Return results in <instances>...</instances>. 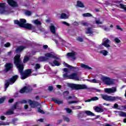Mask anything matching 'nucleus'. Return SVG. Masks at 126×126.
I'll return each instance as SVG.
<instances>
[{"mask_svg":"<svg viewBox=\"0 0 126 126\" xmlns=\"http://www.w3.org/2000/svg\"><path fill=\"white\" fill-rule=\"evenodd\" d=\"M114 41L116 42V43H121V40H120L117 37L114 39Z\"/></svg>","mask_w":126,"mask_h":126,"instance_id":"nucleus-50","label":"nucleus"},{"mask_svg":"<svg viewBox=\"0 0 126 126\" xmlns=\"http://www.w3.org/2000/svg\"><path fill=\"white\" fill-rule=\"evenodd\" d=\"M100 54H102L103 56H107L108 55V51L107 50H101L100 52Z\"/></svg>","mask_w":126,"mask_h":126,"instance_id":"nucleus-35","label":"nucleus"},{"mask_svg":"<svg viewBox=\"0 0 126 126\" xmlns=\"http://www.w3.org/2000/svg\"><path fill=\"white\" fill-rule=\"evenodd\" d=\"M82 25H83V26H88V24L86 22L83 23Z\"/></svg>","mask_w":126,"mask_h":126,"instance_id":"nucleus-63","label":"nucleus"},{"mask_svg":"<svg viewBox=\"0 0 126 126\" xmlns=\"http://www.w3.org/2000/svg\"><path fill=\"white\" fill-rule=\"evenodd\" d=\"M63 120H64V121H65V122H67V123H69L70 120L69 119V118H68L67 117L64 116L63 117Z\"/></svg>","mask_w":126,"mask_h":126,"instance_id":"nucleus-40","label":"nucleus"},{"mask_svg":"<svg viewBox=\"0 0 126 126\" xmlns=\"http://www.w3.org/2000/svg\"><path fill=\"white\" fill-rule=\"evenodd\" d=\"M0 7L1 8H0V13L2 14V13H4V12L5 11V10H4V8L5 7V3H0Z\"/></svg>","mask_w":126,"mask_h":126,"instance_id":"nucleus-16","label":"nucleus"},{"mask_svg":"<svg viewBox=\"0 0 126 126\" xmlns=\"http://www.w3.org/2000/svg\"><path fill=\"white\" fill-rule=\"evenodd\" d=\"M77 117L79 119H80V118H84V111L80 112L78 115Z\"/></svg>","mask_w":126,"mask_h":126,"instance_id":"nucleus-29","label":"nucleus"},{"mask_svg":"<svg viewBox=\"0 0 126 126\" xmlns=\"http://www.w3.org/2000/svg\"><path fill=\"white\" fill-rule=\"evenodd\" d=\"M67 18V16L66 14L64 13H62L61 15V19H66Z\"/></svg>","mask_w":126,"mask_h":126,"instance_id":"nucleus-32","label":"nucleus"},{"mask_svg":"<svg viewBox=\"0 0 126 126\" xmlns=\"http://www.w3.org/2000/svg\"><path fill=\"white\" fill-rule=\"evenodd\" d=\"M0 119L1 121H4V120H5V117H4V116H1Z\"/></svg>","mask_w":126,"mask_h":126,"instance_id":"nucleus-59","label":"nucleus"},{"mask_svg":"<svg viewBox=\"0 0 126 126\" xmlns=\"http://www.w3.org/2000/svg\"><path fill=\"white\" fill-rule=\"evenodd\" d=\"M77 40L79 41V42H83V38L80 36L78 37Z\"/></svg>","mask_w":126,"mask_h":126,"instance_id":"nucleus-48","label":"nucleus"},{"mask_svg":"<svg viewBox=\"0 0 126 126\" xmlns=\"http://www.w3.org/2000/svg\"><path fill=\"white\" fill-rule=\"evenodd\" d=\"M5 82L4 84L5 88L6 89V88H8V86H9V84H10V82H9V80H6L5 81Z\"/></svg>","mask_w":126,"mask_h":126,"instance_id":"nucleus-31","label":"nucleus"},{"mask_svg":"<svg viewBox=\"0 0 126 126\" xmlns=\"http://www.w3.org/2000/svg\"><path fill=\"white\" fill-rule=\"evenodd\" d=\"M48 91L49 92H52L54 90V87L53 86H49L48 88Z\"/></svg>","mask_w":126,"mask_h":126,"instance_id":"nucleus-41","label":"nucleus"},{"mask_svg":"<svg viewBox=\"0 0 126 126\" xmlns=\"http://www.w3.org/2000/svg\"><path fill=\"white\" fill-rule=\"evenodd\" d=\"M84 113L86 114L87 116H92V117L95 116V114L90 111L87 110L84 111Z\"/></svg>","mask_w":126,"mask_h":126,"instance_id":"nucleus-21","label":"nucleus"},{"mask_svg":"<svg viewBox=\"0 0 126 126\" xmlns=\"http://www.w3.org/2000/svg\"><path fill=\"white\" fill-rule=\"evenodd\" d=\"M109 43H110V40L109 39L104 38V39H103V43H102V45L106 48H109L111 47V45L109 44Z\"/></svg>","mask_w":126,"mask_h":126,"instance_id":"nucleus-13","label":"nucleus"},{"mask_svg":"<svg viewBox=\"0 0 126 126\" xmlns=\"http://www.w3.org/2000/svg\"><path fill=\"white\" fill-rule=\"evenodd\" d=\"M14 101V99L13 98H11L8 100V103H13V102Z\"/></svg>","mask_w":126,"mask_h":126,"instance_id":"nucleus-58","label":"nucleus"},{"mask_svg":"<svg viewBox=\"0 0 126 126\" xmlns=\"http://www.w3.org/2000/svg\"><path fill=\"white\" fill-rule=\"evenodd\" d=\"M62 24H64V25H66V26H69V24L67 23L66 22H63Z\"/></svg>","mask_w":126,"mask_h":126,"instance_id":"nucleus-57","label":"nucleus"},{"mask_svg":"<svg viewBox=\"0 0 126 126\" xmlns=\"http://www.w3.org/2000/svg\"><path fill=\"white\" fill-rule=\"evenodd\" d=\"M7 3L12 7H17L18 6V4L17 2L14 1V0H7Z\"/></svg>","mask_w":126,"mask_h":126,"instance_id":"nucleus-10","label":"nucleus"},{"mask_svg":"<svg viewBox=\"0 0 126 126\" xmlns=\"http://www.w3.org/2000/svg\"><path fill=\"white\" fill-rule=\"evenodd\" d=\"M52 101H53L55 104H58V105H61V104H63V101L57 100L56 98H52Z\"/></svg>","mask_w":126,"mask_h":126,"instance_id":"nucleus-19","label":"nucleus"},{"mask_svg":"<svg viewBox=\"0 0 126 126\" xmlns=\"http://www.w3.org/2000/svg\"><path fill=\"white\" fill-rule=\"evenodd\" d=\"M25 15H27L28 16H30L32 13L30 11L27 10L25 13Z\"/></svg>","mask_w":126,"mask_h":126,"instance_id":"nucleus-39","label":"nucleus"},{"mask_svg":"<svg viewBox=\"0 0 126 126\" xmlns=\"http://www.w3.org/2000/svg\"><path fill=\"white\" fill-rule=\"evenodd\" d=\"M13 67V65L12 64V63H6L5 64V72H8L9 70L11 69Z\"/></svg>","mask_w":126,"mask_h":126,"instance_id":"nucleus-11","label":"nucleus"},{"mask_svg":"<svg viewBox=\"0 0 126 126\" xmlns=\"http://www.w3.org/2000/svg\"><path fill=\"white\" fill-rule=\"evenodd\" d=\"M14 110L11 109H8V111L5 113V115L6 116H10L11 115H13L14 114Z\"/></svg>","mask_w":126,"mask_h":126,"instance_id":"nucleus-22","label":"nucleus"},{"mask_svg":"<svg viewBox=\"0 0 126 126\" xmlns=\"http://www.w3.org/2000/svg\"><path fill=\"white\" fill-rule=\"evenodd\" d=\"M10 45H11L10 43H9V42H6V43L4 45V47H5V48H8V47H9Z\"/></svg>","mask_w":126,"mask_h":126,"instance_id":"nucleus-46","label":"nucleus"},{"mask_svg":"<svg viewBox=\"0 0 126 126\" xmlns=\"http://www.w3.org/2000/svg\"><path fill=\"white\" fill-rule=\"evenodd\" d=\"M69 104H74L75 103H78V101H69Z\"/></svg>","mask_w":126,"mask_h":126,"instance_id":"nucleus-56","label":"nucleus"},{"mask_svg":"<svg viewBox=\"0 0 126 126\" xmlns=\"http://www.w3.org/2000/svg\"><path fill=\"white\" fill-rule=\"evenodd\" d=\"M116 91H117V88H116V87L104 89V92H105V93H107V94H111V93H115Z\"/></svg>","mask_w":126,"mask_h":126,"instance_id":"nucleus-8","label":"nucleus"},{"mask_svg":"<svg viewBox=\"0 0 126 126\" xmlns=\"http://www.w3.org/2000/svg\"><path fill=\"white\" fill-rule=\"evenodd\" d=\"M69 79H75L76 80H79L78 78V74L77 73H73L68 75Z\"/></svg>","mask_w":126,"mask_h":126,"instance_id":"nucleus-12","label":"nucleus"},{"mask_svg":"<svg viewBox=\"0 0 126 126\" xmlns=\"http://www.w3.org/2000/svg\"><path fill=\"white\" fill-rule=\"evenodd\" d=\"M32 23H33V24H35V25H37V26L41 25L42 24V23L38 20H33Z\"/></svg>","mask_w":126,"mask_h":126,"instance_id":"nucleus-24","label":"nucleus"},{"mask_svg":"<svg viewBox=\"0 0 126 126\" xmlns=\"http://www.w3.org/2000/svg\"><path fill=\"white\" fill-rule=\"evenodd\" d=\"M45 57H40L38 58V62H46L49 60V58H51V59H55L56 60H59V57L52 54L50 53H46L45 54Z\"/></svg>","mask_w":126,"mask_h":126,"instance_id":"nucleus-5","label":"nucleus"},{"mask_svg":"<svg viewBox=\"0 0 126 126\" xmlns=\"http://www.w3.org/2000/svg\"><path fill=\"white\" fill-rule=\"evenodd\" d=\"M50 64L52 66H60L61 63L57 60H54L53 63H51Z\"/></svg>","mask_w":126,"mask_h":126,"instance_id":"nucleus-17","label":"nucleus"},{"mask_svg":"<svg viewBox=\"0 0 126 126\" xmlns=\"http://www.w3.org/2000/svg\"><path fill=\"white\" fill-rule=\"evenodd\" d=\"M81 67L85 68V69H92L91 67H90L87 65H85V64H81Z\"/></svg>","mask_w":126,"mask_h":126,"instance_id":"nucleus-26","label":"nucleus"},{"mask_svg":"<svg viewBox=\"0 0 126 126\" xmlns=\"http://www.w3.org/2000/svg\"><path fill=\"white\" fill-rule=\"evenodd\" d=\"M116 29H117V30H120L121 31H124V30L121 28L120 25L116 26Z\"/></svg>","mask_w":126,"mask_h":126,"instance_id":"nucleus-49","label":"nucleus"},{"mask_svg":"<svg viewBox=\"0 0 126 126\" xmlns=\"http://www.w3.org/2000/svg\"><path fill=\"white\" fill-rule=\"evenodd\" d=\"M14 64L18 68L21 76V79L23 80L26 79L27 77H29L31 73H32V69H27L25 70V71H23L24 70V64L22 63L20 55L17 54L14 57Z\"/></svg>","mask_w":126,"mask_h":126,"instance_id":"nucleus-1","label":"nucleus"},{"mask_svg":"<svg viewBox=\"0 0 126 126\" xmlns=\"http://www.w3.org/2000/svg\"><path fill=\"white\" fill-rule=\"evenodd\" d=\"M68 86L72 90H81L87 89V86L86 85L76 84H68Z\"/></svg>","mask_w":126,"mask_h":126,"instance_id":"nucleus-4","label":"nucleus"},{"mask_svg":"<svg viewBox=\"0 0 126 126\" xmlns=\"http://www.w3.org/2000/svg\"><path fill=\"white\" fill-rule=\"evenodd\" d=\"M63 78H68L67 72H66L65 73L63 74Z\"/></svg>","mask_w":126,"mask_h":126,"instance_id":"nucleus-52","label":"nucleus"},{"mask_svg":"<svg viewBox=\"0 0 126 126\" xmlns=\"http://www.w3.org/2000/svg\"><path fill=\"white\" fill-rule=\"evenodd\" d=\"M5 99H6V98L5 97V96L0 98V105L2 104L3 103H4V101H5Z\"/></svg>","mask_w":126,"mask_h":126,"instance_id":"nucleus-34","label":"nucleus"},{"mask_svg":"<svg viewBox=\"0 0 126 126\" xmlns=\"http://www.w3.org/2000/svg\"><path fill=\"white\" fill-rule=\"evenodd\" d=\"M65 63V65H66V66L67 67H68V68H70V69H76V67H74V66H72L68 64H67V63Z\"/></svg>","mask_w":126,"mask_h":126,"instance_id":"nucleus-28","label":"nucleus"},{"mask_svg":"<svg viewBox=\"0 0 126 126\" xmlns=\"http://www.w3.org/2000/svg\"><path fill=\"white\" fill-rule=\"evenodd\" d=\"M77 6L78 7H81V8H83V7H85L84 4L82 3L81 1H77Z\"/></svg>","mask_w":126,"mask_h":126,"instance_id":"nucleus-20","label":"nucleus"},{"mask_svg":"<svg viewBox=\"0 0 126 126\" xmlns=\"http://www.w3.org/2000/svg\"><path fill=\"white\" fill-rule=\"evenodd\" d=\"M9 124L8 123H4L2 122L0 123V126H9Z\"/></svg>","mask_w":126,"mask_h":126,"instance_id":"nucleus-44","label":"nucleus"},{"mask_svg":"<svg viewBox=\"0 0 126 126\" xmlns=\"http://www.w3.org/2000/svg\"><path fill=\"white\" fill-rule=\"evenodd\" d=\"M65 110H66V113H68V114H71V113H72V110L68 108H65Z\"/></svg>","mask_w":126,"mask_h":126,"instance_id":"nucleus-42","label":"nucleus"},{"mask_svg":"<svg viewBox=\"0 0 126 126\" xmlns=\"http://www.w3.org/2000/svg\"><path fill=\"white\" fill-rule=\"evenodd\" d=\"M18 105V102H15L13 106H12L11 109L13 111H14V110L17 109V105Z\"/></svg>","mask_w":126,"mask_h":126,"instance_id":"nucleus-27","label":"nucleus"},{"mask_svg":"<svg viewBox=\"0 0 126 126\" xmlns=\"http://www.w3.org/2000/svg\"><path fill=\"white\" fill-rule=\"evenodd\" d=\"M63 70L64 72H68V69L66 68H64L63 69Z\"/></svg>","mask_w":126,"mask_h":126,"instance_id":"nucleus-60","label":"nucleus"},{"mask_svg":"<svg viewBox=\"0 0 126 126\" xmlns=\"http://www.w3.org/2000/svg\"><path fill=\"white\" fill-rule=\"evenodd\" d=\"M66 56L67 57H69L70 58H74V56H75V53H67Z\"/></svg>","mask_w":126,"mask_h":126,"instance_id":"nucleus-30","label":"nucleus"},{"mask_svg":"<svg viewBox=\"0 0 126 126\" xmlns=\"http://www.w3.org/2000/svg\"><path fill=\"white\" fill-rule=\"evenodd\" d=\"M35 69H39L41 67V65H40L39 63H36L35 64Z\"/></svg>","mask_w":126,"mask_h":126,"instance_id":"nucleus-47","label":"nucleus"},{"mask_svg":"<svg viewBox=\"0 0 126 126\" xmlns=\"http://www.w3.org/2000/svg\"><path fill=\"white\" fill-rule=\"evenodd\" d=\"M119 108V104L115 103L114 104L113 109H118Z\"/></svg>","mask_w":126,"mask_h":126,"instance_id":"nucleus-53","label":"nucleus"},{"mask_svg":"<svg viewBox=\"0 0 126 126\" xmlns=\"http://www.w3.org/2000/svg\"><path fill=\"white\" fill-rule=\"evenodd\" d=\"M49 29L51 32V33H53V34H56V32L57 31V30H56V27L54 25H51L49 27Z\"/></svg>","mask_w":126,"mask_h":126,"instance_id":"nucleus-18","label":"nucleus"},{"mask_svg":"<svg viewBox=\"0 0 126 126\" xmlns=\"http://www.w3.org/2000/svg\"><path fill=\"white\" fill-rule=\"evenodd\" d=\"M91 98L92 101H98V100H99V97L97 96L93 97Z\"/></svg>","mask_w":126,"mask_h":126,"instance_id":"nucleus-45","label":"nucleus"},{"mask_svg":"<svg viewBox=\"0 0 126 126\" xmlns=\"http://www.w3.org/2000/svg\"><path fill=\"white\" fill-rule=\"evenodd\" d=\"M95 23H96V24H98V25L103 24V23L102 22L100 21V20H95Z\"/></svg>","mask_w":126,"mask_h":126,"instance_id":"nucleus-54","label":"nucleus"},{"mask_svg":"<svg viewBox=\"0 0 126 126\" xmlns=\"http://www.w3.org/2000/svg\"><path fill=\"white\" fill-rule=\"evenodd\" d=\"M94 110L95 112H97V113H99V112H100V113H103L104 112V109L102 108V107H98L96 106Z\"/></svg>","mask_w":126,"mask_h":126,"instance_id":"nucleus-23","label":"nucleus"},{"mask_svg":"<svg viewBox=\"0 0 126 126\" xmlns=\"http://www.w3.org/2000/svg\"><path fill=\"white\" fill-rule=\"evenodd\" d=\"M33 90V88L30 86H25L22 89L20 90V93L21 94L23 93H29Z\"/></svg>","mask_w":126,"mask_h":126,"instance_id":"nucleus-7","label":"nucleus"},{"mask_svg":"<svg viewBox=\"0 0 126 126\" xmlns=\"http://www.w3.org/2000/svg\"><path fill=\"white\" fill-rule=\"evenodd\" d=\"M43 49H44V50H47V49H48V45H43Z\"/></svg>","mask_w":126,"mask_h":126,"instance_id":"nucleus-61","label":"nucleus"},{"mask_svg":"<svg viewBox=\"0 0 126 126\" xmlns=\"http://www.w3.org/2000/svg\"><path fill=\"white\" fill-rule=\"evenodd\" d=\"M28 61H29V57H28V56H25L24 58L23 62L24 63H27Z\"/></svg>","mask_w":126,"mask_h":126,"instance_id":"nucleus-38","label":"nucleus"},{"mask_svg":"<svg viewBox=\"0 0 126 126\" xmlns=\"http://www.w3.org/2000/svg\"><path fill=\"white\" fill-rule=\"evenodd\" d=\"M102 80L103 82L105 83L106 85H112L114 83L113 79H111L108 77H103Z\"/></svg>","mask_w":126,"mask_h":126,"instance_id":"nucleus-6","label":"nucleus"},{"mask_svg":"<svg viewBox=\"0 0 126 126\" xmlns=\"http://www.w3.org/2000/svg\"><path fill=\"white\" fill-rule=\"evenodd\" d=\"M83 16L84 17H92V14H91L90 13H84L83 14Z\"/></svg>","mask_w":126,"mask_h":126,"instance_id":"nucleus-33","label":"nucleus"},{"mask_svg":"<svg viewBox=\"0 0 126 126\" xmlns=\"http://www.w3.org/2000/svg\"><path fill=\"white\" fill-rule=\"evenodd\" d=\"M18 79V75H15L14 76H13L11 78H10L9 79V81L10 83V84H14L15 83V81Z\"/></svg>","mask_w":126,"mask_h":126,"instance_id":"nucleus-14","label":"nucleus"},{"mask_svg":"<svg viewBox=\"0 0 126 126\" xmlns=\"http://www.w3.org/2000/svg\"><path fill=\"white\" fill-rule=\"evenodd\" d=\"M69 94V92L68 91H65L63 92V95L64 97H66V96H68Z\"/></svg>","mask_w":126,"mask_h":126,"instance_id":"nucleus-37","label":"nucleus"},{"mask_svg":"<svg viewBox=\"0 0 126 126\" xmlns=\"http://www.w3.org/2000/svg\"><path fill=\"white\" fill-rule=\"evenodd\" d=\"M21 104H27V101L25 99H23L21 101Z\"/></svg>","mask_w":126,"mask_h":126,"instance_id":"nucleus-55","label":"nucleus"},{"mask_svg":"<svg viewBox=\"0 0 126 126\" xmlns=\"http://www.w3.org/2000/svg\"><path fill=\"white\" fill-rule=\"evenodd\" d=\"M17 121H18V119H17V118H14L13 120H12V122L13 123H16V122H17Z\"/></svg>","mask_w":126,"mask_h":126,"instance_id":"nucleus-62","label":"nucleus"},{"mask_svg":"<svg viewBox=\"0 0 126 126\" xmlns=\"http://www.w3.org/2000/svg\"><path fill=\"white\" fill-rule=\"evenodd\" d=\"M38 112L39 113H40L41 114H45V112L43 111V110L41 109V108H38Z\"/></svg>","mask_w":126,"mask_h":126,"instance_id":"nucleus-51","label":"nucleus"},{"mask_svg":"<svg viewBox=\"0 0 126 126\" xmlns=\"http://www.w3.org/2000/svg\"><path fill=\"white\" fill-rule=\"evenodd\" d=\"M102 99L105 100V101H108L109 102H116L117 100H121V97L119 96H109L107 94H101Z\"/></svg>","mask_w":126,"mask_h":126,"instance_id":"nucleus-3","label":"nucleus"},{"mask_svg":"<svg viewBox=\"0 0 126 126\" xmlns=\"http://www.w3.org/2000/svg\"><path fill=\"white\" fill-rule=\"evenodd\" d=\"M27 22V21L25 19H20V21L17 20L14 21L15 24H17L20 27L25 28L27 30H35V26L31 24L26 23Z\"/></svg>","mask_w":126,"mask_h":126,"instance_id":"nucleus-2","label":"nucleus"},{"mask_svg":"<svg viewBox=\"0 0 126 126\" xmlns=\"http://www.w3.org/2000/svg\"><path fill=\"white\" fill-rule=\"evenodd\" d=\"M28 102L30 104V106H31L32 108H36V107H38V106L40 105L38 102L35 101H33L31 99H29Z\"/></svg>","mask_w":126,"mask_h":126,"instance_id":"nucleus-9","label":"nucleus"},{"mask_svg":"<svg viewBox=\"0 0 126 126\" xmlns=\"http://www.w3.org/2000/svg\"><path fill=\"white\" fill-rule=\"evenodd\" d=\"M88 81H89V82H91V83H97V80H96V79L88 80Z\"/></svg>","mask_w":126,"mask_h":126,"instance_id":"nucleus-43","label":"nucleus"},{"mask_svg":"<svg viewBox=\"0 0 126 126\" xmlns=\"http://www.w3.org/2000/svg\"><path fill=\"white\" fill-rule=\"evenodd\" d=\"M72 109H73V110H79L81 109L82 107L79 105H77V106H72Z\"/></svg>","mask_w":126,"mask_h":126,"instance_id":"nucleus-36","label":"nucleus"},{"mask_svg":"<svg viewBox=\"0 0 126 126\" xmlns=\"http://www.w3.org/2000/svg\"><path fill=\"white\" fill-rule=\"evenodd\" d=\"M86 34H93V31H92V28L89 27L87 31L86 32Z\"/></svg>","mask_w":126,"mask_h":126,"instance_id":"nucleus-25","label":"nucleus"},{"mask_svg":"<svg viewBox=\"0 0 126 126\" xmlns=\"http://www.w3.org/2000/svg\"><path fill=\"white\" fill-rule=\"evenodd\" d=\"M24 109L25 110H27V109H28V105L25 104V106H24Z\"/></svg>","mask_w":126,"mask_h":126,"instance_id":"nucleus-64","label":"nucleus"},{"mask_svg":"<svg viewBox=\"0 0 126 126\" xmlns=\"http://www.w3.org/2000/svg\"><path fill=\"white\" fill-rule=\"evenodd\" d=\"M25 46H20L18 47H17L15 50V52L16 54H19V53H21L22 51L24 50V49H25Z\"/></svg>","mask_w":126,"mask_h":126,"instance_id":"nucleus-15","label":"nucleus"}]
</instances>
